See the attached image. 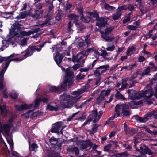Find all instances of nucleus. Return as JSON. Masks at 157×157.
I'll return each mask as SVG.
<instances>
[{
  "instance_id": "e433bc0d",
  "label": "nucleus",
  "mask_w": 157,
  "mask_h": 157,
  "mask_svg": "<svg viewBox=\"0 0 157 157\" xmlns=\"http://www.w3.org/2000/svg\"><path fill=\"white\" fill-rule=\"evenodd\" d=\"M104 6L105 8L107 10L111 11L115 9V7L109 5L104 3Z\"/></svg>"
},
{
  "instance_id": "680f3d73",
  "label": "nucleus",
  "mask_w": 157,
  "mask_h": 157,
  "mask_svg": "<svg viewBox=\"0 0 157 157\" xmlns=\"http://www.w3.org/2000/svg\"><path fill=\"white\" fill-rule=\"evenodd\" d=\"M138 74V73L137 72H136V73L134 74L130 77L131 79H134V78H136L137 77Z\"/></svg>"
},
{
  "instance_id": "f704fd0d",
  "label": "nucleus",
  "mask_w": 157,
  "mask_h": 157,
  "mask_svg": "<svg viewBox=\"0 0 157 157\" xmlns=\"http://www.w3.org/2000/svg\"><path fill=\"white\" fill-rule=\"evenodd\" d=\"M129 155V154L126 152L119 153L116 155V157H128Z\"/></svg>"
},
{
  "instance_id": "37998d69",
  "label": "nucleus",
  "mask_w": 157,
  "mask_h": 157,
  "mask_svg": "<svg viewBox=\"0 0 157 157\" xmlns=\"http://www.w3.org/2000/svg\"><path fill=\"white\" fill-rule=\"evenodd\" d=\"M150 67H148L147 68L145 69L141 75L142 76H144V75H147L150 72Z\"/></svg>"
},
{
  "instance_id": "bb28decb",
  "label": "nucleus",
  "mask_w": 157,
  "mask_h": 157,
  "mask_svg": "<svg viewBox=\"0 0 157 157\" xmlns=\"http://www.w3.org/2000/svg\"><path fill=\"white\" fill-rule=\"evenodd\" d=\"M0 109L2 114H6L8 113V111L6 109L4 104L3 102H2L0 104Z\"/></svg>"
},
{
  "instance_id": "338daca9",
  "label": "nucleus",
  "mask_w": 157,
  "mask_h": 157,
  "mask_svg": "<svg viewBox=\"0 0 157 157\" xmlns=\"http://www.w3.org/2000/svg\"><path fill=\"white\" fill-rule=\"evenodd\" d=\"M78 29L80 31H82L85 28V27L83 25H82L81 26H78Z\"/></svg>"
},
{
  "instance_id": "4be33fe9",
  "label": "nucleus",
  "mask_w": 157,
  "mask_h": 157,
  "mask_svg": "<svg viewBox=\"0 0 157 157\" xmlns=\"http://www.w3.org/2000/svg\"><path fill=\"white\" fill-rule=\"evenodd\" d=\"M136 48L135 46H132L128 47V48L126 55L127 56H130L133 54L136 51Z\"/></svg>"
},
{
  "instance_id": "0eeeda50",
  "label": "nucleus",
  "mask_w": 157,
  "mask_h": 157,
  "mask_svg": "<svg viewBox=\"0 0 157 157\" xmlns=\"http://www.w3.org/2000/svg\"><path fill=\"white\" fill-rule=\"evenodd\" d=\"M40 101L41 100L40 99L36 98L33 103H32L28 105L23 103L21 105H15V107L16 110L18 111H21L25 109H32L33 106V109H35L38 106Z\"/></svg>"
},
{
  "instance_id": "09e8293b",
  "label": "nucleus",
  "mask_w": 157,
  "mask_h": 157,
  "mask_svg": "<svg viewBox=\"0 0 157 157\" xmlns=\"http://www.w3.org/2000/svg\"><path fill=\"white\" fill-rule=\"evenodd\" d=\"M90 69V67L88 66L87 67L81 69L80 71L81 72H86Z\"/></svg>"
},
{
  "instance_id": "9d476101",
  "label": "nucleus",
  "mask_w": 157,
  "mask_h": 157,
  "mask_svg": "<svg viewBox=\"0 0 157 157\" xmlns=\"http://www.w3.org/2000/svg\"><path fill=\"white\" fill-rule=\"evenodd\" d=\"M86 14L87 17L86 18H85L82 16L80 17L81 20L86 23H88L90 21L93 22L95 20H98L99 17L98 15L96 12H88Z\"/></svg>"
},
{
  "instance_id": "20e7f679",
  "label": "nucleus",
  "mask_w": 157,
  "mask_h": 157,
  "mask_svg": "<svg viewBox=\"0 0 157 157\" xmlns=\"http://www.w3.org/2000/svg\"><path fill=\"white\" fill-rule=\"evenodd\" d=\"M49 24V21L46 20L45 22L38 25H36L31 30L27 32L21 31V25L17 21H16L12 26V28L10 30L9 34L11 37L15 36L19 37V34L23 36H28L35 33H37L40 29V27L45 26Z\"/></svg>"
},
{
  "instance_id": "4d7b16f0",
  "label": "nucleus",
  "mask_w": 157,
  "mask_h": 157,
  "mask_svg": "<svg viewBox=\"0 0 157 157\" xmlns=\"http://www.w3.org/2000/svg\"><path fill=\"white\" fill-rule=\"evenodd\" d=\"M142 52L145 54L147 55V56L148 57H150L151 56V54L150 53L146 51L144 48H143V50L142 51Z\"/></svg>"
},
{
  "instance_id": "6e6552de",
  "label": "nucleus",
  "mask_w": 157,
  "mask_h": 157,
  "mask_svg": "<svg viewBox=\"0 0 157 157\" xmlns=\"http://www.w3.org/2000/svg\"><path fill=\"white\" fill-rule=\"evenodd\" d=\"M141 140V138L140 134L134 137V147L136 151L142 154H145L149 153L150 150L147 147L144 145H141L140 147V149L137 148V144L140 143Z\"/></svg>"
},
{
  "instance_id": "7ed1b4c3",
  "label": "nucleus",
  "mask_w": 157,
  "mask_h": 157,
  "mask_svg": "<svg viewBox=\"0 0 157 157\" xmlns=\"http://www.w3.org/2000/svg\"><path fill=\"white\" fill-rule=\"evenodd\" d=\"M13 119L12 117L10 118L6 124H2L0 123V133H2L5 136L7 141L10 145L11 150V154L9 151H7L6 154L8 157H19V154L13 150V143L11 138L9 139V132L10 128L13 125Z\"/></svg>"
},
{
  "instance_id": "f8f14e48",
  "label": "nucleus",
  "mask_w": 157,
  "mask_h": 157,
  "mask_svg": "<svg viewBox=\"0 0 157 157\" xmlns=\"http://www.w3.org/2000/svg\"><path fill=\"white\" fill-rule=\"evenodd\" d=\"M84 52L78 53L76 56H73L72 61L73 62H84L85 59L86 58L87 54H85Z\"/></svg>"
},
{
  "instance_id": "6ab92c4d",
  "label": "nucleus",
  "mask_w": 157,
  "mask_h": 157,
  "mask_svg": "<svg viewBox=\"0 0 157 157\" xmlns=\"http://www.w3.org/2000/svg\"><path fill=\"white\" fill-rule=\"evenodd\" d=\"M35 13L34 14H32L31 16L35 19H38L41 17V16L42 14L43 11L40 10H35L34 11Z\"/></svg>"
},
{
  "instance_id": "cd10ccee",
  "label": "nucleus",
  "mask_w": 157,
  "mask_h": 157,
  "mask_svg": "<svg viewBox=\"0 0 157 157\" xmlns=\"http://www.w3.org/2000/svg\"><path fill=\"white\" fill-rule=\"evenodd\" d=\"M69 17L70 18L71 20H73V22L76 25H78V17L74 14H71L69 16Z\"/></svg>"
},
{
  "instance_id": "3c124183",
  "label": "nucleus",
  "mask_w": 157,
  "mask_h": 157,
  "mask_svg": "<svg viewBox=\"0 0 157 157\" xmlns=\"http://www.w3.org/2000/svg\"><path fill=\"white\" fill-rule=\"evenodd\" d=\"M48 157H62L59 156V154L58 153H56L54 154H49Z\"/></svg>"
},
{
  "instance_id": "8fccbe9b",
  "label": "nucleus",
  "mask_w": 157,
  "mask_h": 157,
  "mask_svg": "<svg viewBox=\"0 0 157 157\" xmlns=\"http://www.w3.org/2000/svg\"><path fill=\"white\" fill-rule=\"evenodd\" d=\"M111 147V145L110 144H109L104 147V150L105 151H109Z\"/></svg>"
},
{
  "instance_id": "a18cd8bd",
  "label": "nucleus",
  "mask_w": 157,
  "mask_h": 157,
  "mask_svg": "<svg viewBox=\"0 0 157 157\" xmlns=\"http://www.w3.org/2000/svg\"><path fill=\"white\" fill-rule=\"evenodd\" d=\"M71 151L75 152L77 155H78L79 153L78 149L76 147L72 148L71 149Z\"/></svg>"
},
{
  "instance_id": "5fc2aeb1",
  "label": "nucleus",
  "mask_w": 157,
  "mask_h": 157,
  "mask_svg": "<svg viewBox=\"0 0 157 157\" xmlns=\"http://www.w3.org/2000/svg\"><path fill=\"white\" fill-rule=\"evenodd\" d=\"M44 44H42V45H41L39 46L38 47H37L36 48H34L35 50H36L38 51H40L41 50L42 48L44 46Z\"/></svg>"
},
{
  "instance_id": "c756f323",
  "label": "nucleus",
  "mask_w": 157,
  "mask_h": 157,
  "mask_svg": "<svg viewBox=\"0 0 157 157\" xmlns=\"http://www.w3.org/2000/svg\"><path fill=\"white\" fill-rule=\"evenodd\" d=\"M32 113V110H28L26 112L23 113L21 116L22 117L28 118L30 117H31V115Z\"/></svg>"
},
{
  "instance_id": "a19ab883",
  "label": "nucleus",
  "mask_w": 157,
  "mask_h": 157,
  "mask_svg": "<svg viewBox=\"0 0 157 157\" xmlns=\"http://www.w3.org/2000/svg\"><path fill=\"white\" fill-rule=\"evenodd\" d=\"M85 40L86 43L88 45V46H90V45H92V43L90 42V40L89 36L87 35L86 36L85 38Z\"/></svg>"
},
{
  "instance_id": "2f4dec72",
  "label": "nucleus",
  "mask_w": 157,
  "mask_h": 157,
  "mask_svg": "<svg viewBox=\"0 0 157 157\" xmlns=\"http://www.w3.org/2000/svg\"><path fill=\"white\" fill-rule=\"evenodd\" d=\"M115 47L113 43H109L107 44L106 49L107 51H112L115 49Z\"/></svg>"
},
{
  "instance_id": "ea45409f",
  "label": "nucleus",
  "mask_w": 157,
  "mask_h": 157,
  "mask_svg": "<svg viewBox=\"0 0 157 157\" xmlns=\"http://www.w3.org/2000/svg\"><path fill=\"white\" fill-rule=\"evenodd\" d=\"M47 108L48 109L51 111H57L58 109L56 106H53L49 104L47 105Z\"/></svg>"
},
{
  "instance_id": "bf43d9fd",
  "label": "nucleus",
  "mask_w": 157,
  "mask_h": 157,
  "mask_svg": "<svg viewBox=\"0 0 157 157\" xmlns=\"http://www.w3.org/2000/svg\"><path fill=\"white\" fill-rule=\"evenodd\" d=\"M93 50V48H92V47L88 49H87L86 51V52H84V53L85 54L86 53L87 54L89 52H91Z\"/></svg>"
},
{
  "instance_id": "69168bd1",
  "label": "nucleus",
  "mask_w": 157,
  "mask_h": 157,
  "mask_svg": "<svg viewBox=\"0 0 157 157\" xmlns=\"http://www.w3.org/2000/svg\"><path fill=\"white\" fill-rule=\"evenodd\" d=\"M79 67V65L78 64H76L73 66V68L75 70H76Z\"/></svg>"
},
{
  "instance_id": "dca6fc26",
  "label": "nucleus",
  "mask_w": 157,
  "mask_h": 157,
  "mask_svg": "<svg viewBox=\"0 0 157 157\" xmlns=\"http://www.w3.org/2000/svg\"><path fill=\"white\" fill-rule=\"evenodd\" d=\"M54 56V59L55 61L59 66V64L61 63L62 59L64 56L63 54H61L60 55L59 52H56V55Z\"/></svg>"
},
{
  "instance_id": "79ce46f5",
  "label": "nucleus",
  "mask_w": 157,
  "mask_h": 157,
  "mask_svg": "<svg viewBox=\"0 0 157 157\" xmlns=\"http://www.w3.org/2000/svg\"><path fill=\"white\" fill-rule=\"evenodd\" d=\"M10 96L12 98L15 99L18 97V94L16 91H13L10 94Z\"/></svg>"
},
{
  "instance_id": "9b49d317",
  "label": "nucleus",
  "mask_w": 157,
  "mask_h": 157,
  "mask_svg": "<svg viewBox=\"0 0 157 157\" xmlns=\"http://www.w3.org/2000/svg\"><path fill=\"white\" fill-rule=\"evenodd\" d=\"M62 123L61 122H58L53 124V128L51 130L52 132L56 133L58 134H62V130L64 127H63Z\"/></svg>"
},
{
  "instance_id": "ddd939ff",
  "label": "nucleus",
  "mask_w": 157,
  "mask_h": 157,
  "mask_svg": "<svg viewBox=\"0 0 157 157\" xmlns=\"http://www.w3.org/2000/svg\"><path fill=\"white\" fill-rule=\"evenodd\" d=\"M109 67L108 65L100 66L97 68L94 72V75L96 76H99L102 73L106 71L107 69Z\"/></svg>"
},
{
  "instance_id": "72a5a7b5",
  "label": "nucleus",
  "mask_w": 157,
  "mask_h": 157,
  "mask_svg": "<svg viewBox=\"0 0 157 157\" xmlns=\"http://www.w3.org/2000/svg\"><path fill=\"white\" fill-rule=\"evenodd\" d=\"M124 130L126 131L127 132V133H129L130 135H132L134 134L135 132V130L133 129H131L130 130H129V131H127V129L128 126L125 123L124 124Z\"/></svg>"
},
{
  "instance_id": "39448f33",
  "label": "nucleus",
  "mask_w": 157,
  "mask_h": 157,
  "mask_svg": "<svg viewBox=\"0 0 157 157\" xmlns=\"http://www.w3.org/2000/svg\"><path fill=\"white\" fill-rule=\"evenodd\" d=\"M84 91L80 90L78 91H74L71 96H66L64 94L60 97V100L61 104L65 108H69L73 104L75 103L77 100L80 98L81 94L83 93Z\"/></svg>"
},
{
  "instance_id": "4c0bfd02",
  "label": "nucleus",
  "mask_w": 157,
  "mask_h": 157,
  "mask_svg": "<svg viewBox=\"0 0 157 157\" xmlns=\"http://www.w3.org/2000/svg\"><path fill=\"white\" fill-rule=\"evenodd\" d=\"M50 142L52 145H56L58 143V139L54 137H52L50 139Z\"/></svg>"
},
{
  "instance_id": "412c9836",
  "label": "nucleus",
  "mask_w": 157,
  "mask_h": 157,
  "mask_svg": "<svg viewBox=\"0 0 157 157\" xmlns=\"http://www.w3.org/2000/svg\"><path fill=\"white\" fill-rule=\"evenodd\" d=\"M74 43L80 47H82L84 45L83 40L80 37L76 38Z\"/></svg>"
},
{
  "instance_id": "58836bf2",
  "label": "nucleus",
  "mask_w": 157,
  "mask_h": 157,
  "mask_svg": "<svg viewBox=\"0 0 157 157\" xmlns=\"http://www.w3.org/2000/svg\"><path fill=\"white\" fill-rule=\"evenodd\" d=\"M29 149L30 150L32 151H36V149L37 148V146L36 144H32L31 146L29 145Z\"/></svg>"
},
{
  "instance_id": "603ef678",
  "label": "nucleus",
  "mask_w": 157,
  "mask_h": 157,
  "mask_svg": "<svg viewBox=\"0 0 157 157\" xmlns=\"http://www.w3.org/2000/svg\"><path fill=\"white\" fill-rule=\"evenodd\" d=\"M127 85V84L125 82H123L121 88L120 89V90H123L126 87Z\"/></svg>"
},
{
  "instance_id": "b1692460",
  "label": "nucleus",
  "mask_w": 157,
  "mask_h": 157,
  "mask_svg": "<svg viewBox=\"0 0 157 157\" xmlns=\"http://www.w3.org/2000/svg\"><path fill=\"white\" fill-rule=\"evenodd\" d=\"M134 25H128V28L129 29L131 30H136L137 28L139 27L140 25V24L138 22L136 21L134 23Z\"/></svg>"
},
{
  "instance_id": "49530a36",
  "label": "nucleus",
  "mask_w": 157,
  "mask_h": 157,
  "mask_svg": "<svg viewBox=\"0 0 157 157\" xmlns=\"http://www.w3.org/2000/svg\"><path fill=\"white\" fill-rule=\"evenodd\" d=\"M27 39L25 38L22 40L20 44L21 46H23L26 45Z\"/></svg>"
},
{
  "instance_id": "473e14b6",
  "label": "nucleus",
  "mask_w": 157,
  "mask_h": 157,
  "mask_svg": "<svg viewBox=\"0 0 157 157\" xmlns=\"http://www.w3.org/2000/svg\"><path fill=\"white\" fill-rule=\"evenodd\" d=\"M115 96L116 98L117 99L124 100H126V98L117 90V92L115 95Z\"/></svg>"
},
{
  "instance_id": "423d86ee",
  "label": "nucleus",
  "mask_w": 157,
  "mask_h": 157,
  "mask_svg": "<svg viewBox=\"0 0 157 157\" xmlns=\"http://www.w3.org/2000/svg\"><path fill=\"white\" fill-rule=\"evenodd\" d=\"M71 67L68 68L66 70L64 68H62L63 71L65 72L66 75L64 78V81L61 84V87L51 86L49 89L50 91L51 92H58L60 90L61 88H64L66 87L68 84V86L70 87L73 83V74L71 70Z\"/></svg>"
},
{
  "instance_id": "13d9d810",
  "label": "nucleus",
  "mask_w": 157,
  "mask_h": 157,
  "mask_svg": "<svg viewBox=\"0 0 157 157\" xmlns=\"http://www.w3.org/2000/svg\"><path fill=\"white\" fill-rule=\"evenodd\" d=\"M127 7L131 11L133 10L134 9V6L132 4L129 5Z\"/></svg>"
},
{
  "instance_id": "052dcab7",
  "label": "nucleus",
  "mask_w": 157,
  "mask_h": 157,
  "mask_svg": "<svg viewBox=\"0 0 157 157\" xmlns=\"http://www.w3.org/2000/svg\"><path fill=\"white\" fill-rule=\"evenodd\" d=\"M53 3L52 2L50 4V5L49 6V9H48V11L49 12H50L53 9Z\"/></svg>"
},
{
  "instance_id": "a211bd4d",
  "label": "nucleus",
  "mask_w": 157,
  "mask_h": 157,
  "mask_svg": "<svg viewBox=\"0 0 157 157\" xmlns=\"http://www.w3.org/2000/svg\"><path fill=\"white\" fill-rule=\"evenodd\" d=\"M148 38H151L152 40H155L157 38V34L152 30L149 31L147 35Z\"/></svg>"
},
{
  "instance_id": "1a4fd4ad",
  "label": "nucleus",
  "mask_w": 157,
  "mask_h": 157,
  "mask_svg": "<svg viewBox=\"0 0 157 157\" xmlns=\"http://www.w3.org/2000/svg\"><path fill=\"white\" fill-rule=\"evenodd\" d=\"M103 113L102 111H100L98 114L97 113L96 109L92 111L91 114L89 116L87 120L85 122L83 125H86L88 122H90L91 121H93L94 122H95L99 120L101 116Z\"/></svg>"
},
{
  "instance_id": "2eb2a0df",
  "label": "nucleus",
  "mask_w": 157,
  "mask_h": 157,
  "mask_svg": "<svg viewBox=\"0 0 157 157\" xmlns=\"http://www.w3.org/2000/svg\"><path fill=\"white\" fill-rule=\"evenodd\" d=\"M110 91L111 90L109 89H108L106 90L102 91L101 92V95L97 99V101L100 102L104 100L105 96L109 95Z\"/></svg>"
},
{
  "instance_id": "0e129e2a",
  "label": "nucleus",
  "mask_w": 157,
  "mask_h": 157,
  "mask_svg": "<svg viewBox=\"0 0 157 157\" xmlns=\"http://www.w3.org/2000/svg\"><path fill=\"white\" fill-rule=\"evenodd\" d=\"M72 26L71 25V21L69 22L68 24V30L69 32H70L71 30V27Z\"/></svg>"
},
{
  "instance_id": "7c9ffc66",
  "label": "nucleus",
  "mask_w": 157,
  "mask_h": 157,
  "mask_svg": "<svg viewBox=\"0 0 157 157\" xmlns=\"http://www.w3.org/2000/svg\"><path fill=\"white\" fill-rule=\"evenodd\" d=\"M2 45L0 47V51H3V50L7 48L8 45V41L6 40H3L2 41Z\"/></svg>"
},
{
  "instance_id": "5701e85b",
  "label": "nucleus",
  "mask_w": 157,
  "mask_h": 157,
  "mask_svg": "<svg viewBox=\"0 0 157 157\" xmlns=\"http://www.w3.org/2000/svg\"><path fill=\"white\" fill-rule=\"evenodd\" d=\"M28 15L29 12L28 11H24L20 12L19 15L17 16L16 18L18 19H23L25 18Z\"/></svg>"
},
{
  "instance_id": "864d4df0",
  "label": "nucleus",
  "mask_w": 157,
  "mask_h": 157,
  "mask_svg": "<svg viewBox=\"0 0 157 157\" xmlns=\"http://www.w3.org/2000/svg\"><path fill=\"white\" fill-rule=\"evenodd\" d=\"M138 61L139 62H142L145 60V58L142 56H140L138 58Z\"/></svg>"
},
{
  "instance_id": "de8ad7c7",
  "label": "nucleus",
  "mask_w": 157,
  "mask_h": 157,
  "mask_svg": "<svg viewBox=\"0 0 157 157\" xmlns=\"http://www.w3.org/2000/svg\"><path fill=\"white\" fill-rule=\"evenodd\" d=\"M84 143V147H83V149H85L89 146H90L92 145V143L90 142H85Z\"/></svg>"
},
{
  "instance_id": "c03bdc74",
  "label": "nucleus",
  "mask_w": 157,
  "mask_h": 157,
  "mask_svg": "<svg viewBox=\"0 0 157 157\" xmlns=\"http://www.w3.org/2000/svg\"><path fill=\"white\" fill-rule=\"evenodd\" d=\"M127 9V6L125 5H124L122 6L119 7L117 9V10L119 11H120V12H121L122 10H126Z\"/></svg>"
},
{
  "instance_id": "774afa93",
  "label": "nucleus",
  "mask_w": 157,
  "mask_h": 157,
  "mask_svg": "<svg viewBox=\"0 0 157 157\" xmlns=\"http://www.w3.org/2000/svg\"><path fill=\"white\" fill-rule=\"evenodd\" d=\"M130 20V18L129 17H128L124 19L123 20V22L124 24H125L128 21Z\"/></svg>"
},
{
  "instance_id": "393cba45",
  "label": "nucleus",
  "mask_w": 157,
  "mask_h": 157,
  "mask_svg": "<svg viewBox=\"0 0 157 157\" xmlns=\"http://www.w3.org/2000/svg\"><path fill=\"white\" fill-rule=\"evenodd\" d=\"M149 119L154 118L157 119V110H153L147 113Z\"/></svg>"
},
{
  "instance_id": "f3484780",
  "label": "nucleus",
  "mask_w": 157,
  "mask_h": 157,
  "mask_svg": "<svg viewBox=\"0 0 157 157\" xmlns=\"http://www.w3.org/2000/svg\"><path fill=\"white\" fill-rule=\"evenodd\" d=\"M97 22L96 25L99 27H102L105 26L107 24V21L103 17H101L99 19L98 18Z\"/></svg>"
},
{
  "instance_id": "6e6d98bb",
  "label": "nucleus",
  "mask_w": 157,
  "mask_h": 157,
  "mask_svg": "<svg viewBox=\"0 0 157 157\" xmlns=\"http://www.w3.org/2000/svg\"><path fill=\"white\" fill-rule=\"evenodd\" d=\"M124 49V47H121V48H118L117 51V54L116 55V56H117L118 54L120 53Z\"/></svg>"
},
{
  "instance_id": "c9c22d12",
  "label": "nucleus",
  "mask_w": 157,
  "mask_h": 157,
  "mask_svg": "<svg viewBox=\"0 0 157 157\" xmlns=\"http://www.w3.org/2000/svg\"><path fill=\"white\" fill-rule=\"evenodd\" d=\"M121 14V12H120V11H119L118 10H117L116 13L115 14L113 15V19L114 20H116L118 19V18L120 17Z\"/></svg>"
},
{
  "instance_id": "4468645a",
  "label": "nucleus",
  "mask_w": 157,
  "mask_h": 157,
  "mask_svg": "<svg viewBox=\"0 0 157 157\" xmlns=\"http://www.w3.org/2000/svg\"><path fill=\"white\" fill-rule=\"evenodd\" d=\"M102 38L105 40L106 41H110L111 42L114 41L115 44H116L119 39L118 38H115L113 36L109 37L108 36H106L105 34H102Z\"/></svg>"
},
{
  "instance_id": "f257e3e1",
  "label": "nucleus",
  "mask_w": 157,
  "mask_h": 157,
  "mask_svg": "<svg viewBox=\"0 0 157 157\" xmlns=\"http://www.w3.org/2000/svg\"><path fill=\"white\" fill-rule=\"evenodd\" d=\"M128 92L129 98L131 100H138L143 97L144 99L138 101H132L128 104H117L115 108V112L116 114L114 115L113 117H111L106 122L107 124H109L111 127L113 128L116 126L113 121V118L117 117L120 115L127 116L130 115V113L128 110L129 108V106L131 108L133 109L136 108L135 106L141 104L143 102H146L148 105L153 103V100L151 98L153 95L151 84L147 86L144 91L136 92L133 90H128Z\"/></svg>"
},
{
  "instance_id": "e2e57ef3",
  "label": "nucleus",
  "mask_w": 157,
  "mask_h": 157,
  "mask_svg": "<svg viewBox=\"0 0 157 157\" xmlns=\"http://www.w3.org/2000/svg\"><path fill=\"white\" fill-rule=\"evenodd\" d=\"M150 67V69L151 70L153 71H156L157 70V68L155 66L152 65H151Z\"/></svg>"
},
{
  "instance_id": "f03ea898",
  "label": "nucleus",
  "mask_w": 157,
  "mask_h": 157,
  "mask_svg": "<svg viewBox=\"0 0 157 157\" xmlns=\"http://www.w3.org/2000/svg\"><path fill=\"white\" fill-rule=\"evenodd\" d=\"M22 53H24L23 54L24 57L21 59H19L18 58H13V57L18 55V54H17L13 53L8 57H3L0 56V62H2L3 61L6 62L5 66L3 68L0 73V90H3V95L4 97L5 98H6L7 96L6 92V89L5 87V85L3 82V78L4 73L11 61H22L32 55V54H29V53L25 52H23Z\"/></svg>"
},
{
  "instance_id": "a878e982",
  "label": "nucleus",
  "mask_w": 157,
  "mask_h": 157,
  "mask_svg": "<svg viewBox=\"0 0 157 157\" xmlns=\"http://www.w3.org/2000/svg\"><path fill=\"white\" fill-rule=\"evenodd\" d=\"M101 56L103 57L105 59L108 60H110L111 59L108 57V54L107 52L105 50H101Z\"/></svg>"
},
{
  "instance_id": "aec40b11",
  "label": "nucleus",
  "mask_w": 157,
  "mask_h": 157,
  "mask_svg": "<svg viewBox=\"0 0 157 157\" xmlns=\"http://www.w3.org/2000/svg\"><path fill=\"white\" fill-rule=\"evenodd\" d=\"M135 119L140 122H144L148 120L149 119L148 114L144 115L143 118H141L138 116H135Z\"/></svg>"
},
{
  "instance_id": "c85d7f7f",
  "label": "nucleus",
  "mask_w": 157,
  "mask_h": 157,
  "mask_svg": "<svg viewBox=\"0 0 157 157\" xmlns=\"http://www.w3.org/2000/svg\"><path fill=\"white\" fill-rule=\"evenodd\" d=\"M113 28V27H109L107 28L105 30V32L101 31L100 32L101 34V36L102 37V34L103 33L105 34L106 36H108V34L112 31Z\"/></svg>"
}]
</instances>
